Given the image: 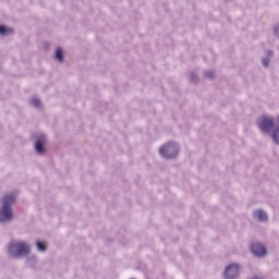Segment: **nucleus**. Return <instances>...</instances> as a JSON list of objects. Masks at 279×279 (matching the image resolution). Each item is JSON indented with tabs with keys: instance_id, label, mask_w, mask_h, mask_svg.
Wrapping results in <instances>:
<instances>
[{
	"instance_id": "obj_13",
	"label": "nucleus",
	"mask_w": 279,
	"mask_h": 279,
	"mask_svg": "<svg viewBox=\"0 0 279 279\" xmlns=\"http://www.w3.org/2000/svg\"><path fill=\"white\" fill-rule=\"evenodd\" d=\"M205 77H209V78L215 77V72L213 71L205 72Z\"/></svg>"
},
{
	"instance_id": "obj_12",
	"label": "nucleus",
	"mask_w": 279,
	"mask_h": 279,
	"mask_svg": "<svg viewBox=\"0 0 279 279\" xmlns=\"http://www.w3.org/2000/svg\"><path fill=\"white\" fill-rule=\"evenodd\" d=\"M32 104L35 108H40V99L38 98H33Z\"/></svg>"
},
{
	"instance_id": "obj_8",
	"label": "nucleus",
	"mask_w": 279,
	"mask_h": 279,
	"mask_svg": "<svg viewBox=\"0 0 279 279\" xmlns=\"http://www.w3.org/2000/svg\"><path fill=\"white\" fill-rule=\"evenodd\" d=\"M256 219H258V221H267V214L263 210H257L254 213Z\"/></svg>"
},
{
	"instance_id": "obj_11",
	"label": "nucleus",
	"mask_w": 279,
	"mask_h": 279,
	"mask_svg": "<svg viewBox=\"0 0 279 279\" xmlns=\"http://www.w3.org/2000/svg\"><path fill=\"white\" fill-rule=\"evenodd\" d=\"M37 250H39V252H45L47 250V245L43 242H37Z\"/></svg>"
},
{
	"instance_id": "obj_5",
	"label": "nucleus",
	"mask_w": 279,
	"mask_h": 279,
	"mask_svg": "<svg viewBox=\"0 0 279 279\" xmlns=\"http://www.w3.org/2000/svg\"><path fill=\"white\" fill-rule=\"evenodd\" d=\"M236 276H239V265L231 264L230 266H228L226 268V270H225V278L226 279L236 278Z\"/></svg>"
},
{
	"instance_id": "obj_4",
	"label": "nucleus",
	"mask_w": 279,
	"mask_h": 279,
	"mask_svg": "<svg viewBox=\"0 0 279 279\" xmlns=\"http://www.w3.org/2000/svg\"><path fill=\"white\" fill-rule=\"evenodd\" d=\"M258 128L259 130H262V132H266V133L271 132V128H274V119L263 116L259 119Z\"/></svg>"
},
{
	"instance_id": "obj_7",
	"label": "nucleus",
	"mask_w": 279,
	"mask_h": 279,
	"mask_svg": "<svg viewBox=\"0 0 279 279\" xmlns=\"http://www.w3.org/2000/svg\"><path fill=\"white\" fill-rule=\"evenodd\" d=\"M45 143H47V138L45 137V135H41L35 144V149L37 154H43L45 151V148H44Z\"/></svg>"
},
{
	"instance_id": "obj_9",
	"label": "nucleus",
	"mask_w": 279,
	"mask_h": 279,
	"mask_svg": "<svg viewBox=\"0 0 279 279\" xmlns=\"http://www.w3.org/2000/svg\"><path fill=\"white\" fill-rule=\"evenodd\" d=\"M0 34L5 36V34H14L12 28H7L5 26H0Z\"/></svg>"
},
{
	"instance_id": "obj_2",
	"label": "nucleus",
	"mask_w": 279,
	"mask_h": 279,
	"mask_svg": "<svg viewBox=\"0 0 279 279\" xmlns=\"http://www.w3.org/2000/svg\"><path fill=\"white\" fill-rule=\"evenodd\" d=\"M31 247L25 242H11L9 245V254L11 258H21L29 256Z\"/></svg>"
},
{
	"instance_id": "obj_6",
	"label": "nucleus",
	"mask_w": 279,
	"mask_h": 279,
	"mask_svg": "<svg viewBox=\"0 0 279 279\" xmlns=\"http://www.w3.org/2000/svg\"><path fill=\"white\" fill-rule=\"evenodd\" d=\"M251 252H253V254L255 256H266L267 255V250L260 243H253L251 246Z\"/></svg>"
},
{
	"instance_id": "obj_10",
	"label": "nucleus",
	"mask_w": 279,
	"mask_h": 279,
	"mask_svg": "<svg viewBox=\"0 0 279 279\" xmlns=\"http://www.w3.org/2000/svg\"><path fill=\"white\" fill-rule=\"evenodd\" d=\"M56 59L59 60V62H62L63 58H62V49L61 48L57 49Z\"/></svg>"
},
{
	"instance_id": "obj_14",
	"label": "nucleus",
	"mask_w": 279,
	"mask_h": 279,
	"mask_svg": "<svg viewBox=\"0 0 279 279\" xmlns=\"http://www.w3.org/2000/svg\"><path fill=\"white\" fill-rule=\"evenodd\" d=\"M263 66H265V68L269 66V60L264 59L263 60Z\"/></svg>"
},
{
	"instance_id": "obj_1",
	"label": "nucleus",
	"mask_w": 279,
	"mask_h": 279,
	"mask_svg": "<svg viewBox=\"0 0 279 279\" xmlns=\"http://www.w3.org/2000/svg\"><path fill=\"white\" fill-rule=\"evenodd\" d=\"M16 202V195L7 194L2 198V208L0 209V222L12 221V204Z\"/></svg>"
},
{
	"instance_id": "obj_3",
	"label": "nucleus",
	"mask_w": 279,
	"mask_h": 279,
	"mask_svg": "<svg viewBox=\"0 0 279 279\" xmlns=\"http://www.w3.org/2000/svg\"><path fill=\"white\" fill-rule=\"evenodd\" d=\"M180 151L179 147L174 143H168L167 145L162 146L159 149L160 156L163 158H175L178 156V153Z\"/></svg>"
}]
</instances>
